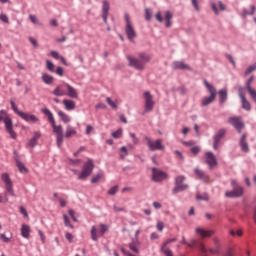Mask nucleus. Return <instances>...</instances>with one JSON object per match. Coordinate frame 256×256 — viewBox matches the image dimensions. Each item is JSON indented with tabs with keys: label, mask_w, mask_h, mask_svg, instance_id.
Returning a JSON list of instances; mask_svg holds the SVG:
<instances>
[{
	"label": "nucleus",
	"mask_w": 256,
	"mask_h": 256,
	"mask_svg": "<svg viewBox=\"0 0 256 256\" xmlns=\"http://www.w3.org/2000/svg\"><path fill=\"white\" fill-rule=\"evenodd\" d=\"M19 211H20L21 215H23V217H25V219L29 218V213L27 212V208H25L24 206H20Z\"/></svg>",
	"instance_id": "8fccbe9b"
},
{
	"label": "nucleus",
	"mask_w": 256,
	"mask_h": 256,
	"mask_svg": "<svg viewBox=\"0 0 256 256\" xmlns=\"http://www.w3.org/2000/svg\"><path fill=\"white\" fill-rule=\"evenodd\" d=\"M106 103L110 105L113 109H117V103L111 99V97L106 98Z\"/></svg>",
	"instance_id": "09e8293b"
},
{
	"label": "nucleus",
	"mask_w": 256,
	"mask_h": 256,
	"mask_svg": "<svg viewBox=\"0 0 256 256\" xmlns=\"http://www.w3.org/2000/svg\"><path fill=\"white\" fill-rule=\"evenodd\" d=\"M41 113L43 115H46L48 117V123H50L53 133L56 135V145L57 147H61L63 145V139H65V134H63V126L62 125H57L55 122V116H53V112L49 110V108L44 107L41 109Z\"/></svg>",
	"instance_id": "f257e3e1"
},
{
	"label": "nucleus",
	"mask_w": 256,
	"mask_h": 256,
	"mask_svg": "<svg viewBox=\"0 0 256 256\" xmlns=\"http://www.w3.org/2000/svg\"><path fill=\"white\" fill-rule=\"evenodd\" d=\"M173 69L178 71H193V68L189 64H185L183 61L173 62Z\"/></svg>",
	"instance_id": "dca6fc26"
},
{
	"label": "nucleus",
	"mask_w": 256,
	"mask_h": 256,
	"mask_svg": "<svg viewBox=\"0 0 256 256\" xmlns=\"http://www.w3.org/2000/svg\"><path fill=\"white\" fill-rule=\"evenodd\" d=\"M54 73H56V75H59V77H63V75H65V70L63 69V67L58 66Z\"/></svg>",
	"instance_id": "603ef678"
},
{
	"label": "nucleus",
	"mask_w": 256,
	"mask_h": 256,
	"mask_svg": "<svg viewBox=\"0 0 256 256\" xmlns=\"http://www.w3.org/2000/svg\"><path fill=\"white\" fill-rule=\"evenodd\" d=\"M143 97L145 99V109L142 115H145V113L153 111V107H155V101H153V95H151V92L149 91L144 92Z\"/></svg>",
	"instance_id": "9d476101"
},
{
	"label": "nucleus",
	"mask_w": 256,
	"mask_h": 256,
	"mask_svg": "<svg viewBox=\"0 0 256 256\" xmlns=\"http://www.w3.org/2000/svg\"><path fill=\"white\" fill-rule=\"evenodd\" d=\"M186 179L187 178L184 175L177 176L174 181V186L184 185L183 183L185 182Z\"/></svg>",
	"instance_id": "58836bf2"
},
{
	"label": "nucleus",
	"mask_w": 256,
	"mask_h": 256,
	"mask_svg": "<svg viewBox=\"0 0 256 256\" xmlns=\"http://www.w3.org/2000/svg\"><path fill=\"white\" fill-rule=\"evenodd\" d=\"M151 171H152V181H154V183H161L162 181H165V179L169 178V174H167V172L157 167H153Z\"/></svg>",
	"instance_id": "6e6552de"
},
{
	"label": "nucleus",
	"mask_w": 256,
	"mask_h": 256,
	"mask_svg": "<svg viewBox=\"0 0 256 256\" xmlns=\"http://www.w3.org/2000/svg\"><path fill=\"white\" fill-rule=\"evenodd\" d=\"M206 163L210 169H213V167H217V165H219L217 156H215V154L211 151L206 152Z\"/></svg>",
	"instance_id": "4468645a"
},
{
	"label": "nucleus",
	"mask_w": 256,
	"mask_h": 256,
	"mask_svg": "<svg viewBox=\"0 0 256 256\" xmlns=\"http://www.w3.org/2000/svg\"><path fill=\"white\" fill-rule=\"evenodd\" d=\"M155 19L158 21V23H163V15L160 11L155 14Z\"/></svg>",
	"instance_id": "0e129e2a"
},
{
	"label": "nucleus",
	"mask_w": 256,
	"mask_h": 256,
	"mask_svg": "<svg viewBox=\"0 0 256 256\" xmlns=\"http://www.w3.org/2000/svg\"><path fill=\"white\" fill-rule=\"evenodd\" d=\"M146 145L149 151H165V145H163V139L158 138L155 141L151 140L149 136L144 137Z\"/></svg>",
	"instance_id": "423d86ee"
},
{
	"label": "nucleus",
	"mask_w": 256,
	"mask_h": 256,
	"mask_svg": "<svg viewBox=\"0 0 256 256\" xmlns=\"http://www.w3.org/2000/svg\"><path fill=\"white\" fill-rule=\"evenodd\" d=\"M197 235L202 237H213L215 235V230H206L205 228L197 227L196 228Z\"/></svg>",
	"instance_id": "412c9836"
},
{
	"label": "nucleus",
	"mask_w": 256,
	"mask_h": 256,
	"mask_svg": "<svg viewBox=\"0 0 256 256\" xmlns=\"http://www.w3.org/2000/svg\"><path fill=\"white\" fill-rule=\"evenodd\" d=\"M190 151L194 155H199V153L201 152V147L193 146V147L190 148Z\"/></svg>",
	"instance_id": "6e6d98bb"
},
{
	"label": "nucleus",
	"mask_w": 256,
	"mask_h": 256,
	"mask_svg": "<svg viewBox=\"0 0 256 256\" xmlns=\"http://www.w3.org/2000/svg\"><path fill=\"white\" fill-rule=\"evenodd\" d=\"M58 117H60L61 121L63 123H70L71 122V118L62 110L58 111Z\"/></svg>",
	"instance_id": "2f4dec72"
},
{
	"label": "nucleus",
	"mask_w": 256,
	"mask_h": 256,
	"mask_svg": "<svg viewBox=\"0 0 256 256\" xmlns=\"http://www.w3.org/2000/svg\"><path fill=\"white\" fill-rule=\"evenodd\" d=\"M29 19L31 21V23H33L34 25H43V23H41L38 19H37V16L33 15V14H30L29 15Z\"/></svg>",
	"instance_id": "37998d69"
},
{
	"label": "nucleus",
	"mask_w": 256,
	"mask_h": 256,
	"mask_svg": "<svg viewBox=\"0 0 256 256\" xmlns=\"http://www.w3.org/2000/svg\"><path fill=\"white\" fill-rule=\"evenodd\" d=\"M251 99L256 103V90L255 88H251L250 90H247Z\"/></svg>",
	"instance_id": "864d4df0"
},
{
	"label": "nucleus",
	"mask_w": 256,
	"mask_h": 256,
	"mask_svg": "<svg viewBox=\"0 0 256 256\" xmlns=\"http://www.w3.org/2000/svg\"><path fill=\"white\" fill-rule=\"evenodd\" d=\"M66 111H73V109H75L76 104L75 101L71 100V99H64L62 101Z\"/></svg>",
	"instance_id": "cd10ccee"
},
{
	"label": "nucleus",
	"mask_w": 256,
	"mask_h": 256,
	"mask_svg": "<svg viewBox=\"0 0 256 256\" xmlns=\"http://www.w3.org/2000/svg\"><path fill=\"white\" fill-rule=\"evenodd\" d=\"M40 137H41V132L39 131L34 132V135L26 143V146L31 147V149H35V147H37V141H39Z\"/></svg>",
	"instance_id": "6ab92c4d"
},
{
	"label": "nucleus",
	"mask_w": 256,
	"mask_h": 256,
	"mask_svg": "<svg viewBox=\"0 0 256 256\" xmlns=\"http://www.w3.org/2000/svg\"><path fill=\"white\" fill-rule=\"evenodd\" d=\"M128 67L136 69V71H145V65L151 62V56L146 52L138 53V58L135 56L127 55Z\"/></svg>",
	"instance_id": "f03ea898"
},
{
	"label": "nucleus",
	"mask_w": 256,
	"mask_h": 256,
	"mask_svg": "<svg viewBox=\"0 0 256 256\" xmlns=\"http://www.w3.org/2000/svg\"><path fill=\"white\" fill-rule=\"evenodd\" d=\"M11 109L14 111L18 117L22 114L23 111L19 110V107H17V104H15V101L10 100Z\"/></svg>",
	"instance_id": "c9c22d12"
},
{
	"label": "nucleus",
	"mask_w": 256,
	"mask_h": 256,
	"mask_svg": "<svg viewBox=\"0 0 256 256\" xmlns=\"http://www.w3.org/2000/svg\"><path fill=\"white\" fill-rule=\"evenodd\" d=\"M217 95L219 97V104L223 105V103L227 102V99H229V93L227 92V88H222L217 92Z\"/></svg>",
	"instance_id": "aec40b11"
},
{
	"label": "nucleus",
	"mask_w": 256,
	"mask_h": 256,
	"mask_svg": "<svg viewBox=\"0 0 256 256\" xmlns=\"http://www.w3.org/2000/svg\"><path fill=\"white\" fill-rule=\"evenodd\" d=\"M122 136L123 128H118L116 131L111 133V137H113V139H121Z\"/></svg>",
	"instance_id": "f704fd0d"
},
{
	"label": "nucleus",
	"mask_w": 256,
	"mask_h": 256,
	"mask_svg": "<svg viewBox=\"0 0 256 256\" xmlns=\"http://www.w3.org/2000/svg\"><path fill=\"white\" fill-rule=\"evenodd\" d=\"M194 173H195L196 177L201 179V181H203L204 183H209V179H210L209 175H206L203 170L196 168V169H194Z\"/></svg>",
	"instance_id": "b1692460"
},
{
	"label": "nucleus",
	"mask_w": 256,
	"mask_h": 256,
	"mask_svg": "<svg viewBox=\"0 0 256 256\" xmlns=\"http://www.w3.org/2000/svg\"><path fill=\"white\" fill-rule=\"evenodd\" d=\"M156 228L158 231H163V229H165V224L163 222H158L156 225Z\"/></svg>",
	"instance_id": "338daca9"
},
{
	"label": "nucleus",
	"mask_w": 256,
	"mask_h": 256,
	"mask_svg": "<svg viewBox=\"0 0 256 256\" xmlns=\"http://www.w3.org/2000/svg\"><path fill=\"white\" fill-rule=\"evenodd\" d=\"M52 93L55 95V97H65L66 95L65 92L61 91V86H57Z\"/></svg>",
	"instance_id": "4c0bfd02"
},
{
	"label": "nucleus",
	"mask_w": 256,
	"mask_h": 256,
	"mask_svg": "<svg viewBox=\"0 0 256 256\" xmlns=\"http://www.w3.org/2000/svg\"><path fill=\"white\" fill-rule=\"evenodd\" d=\"M153 17V14L151 13V9L146 8L145 9V20L151 21V18Z\"/></svg>",
	"instance_id": "3c124183"
},
{
	"label": "nucleus",
	"mask_w": 256,
	"mask_h": 256,
	"mask_svg": "<svg viewBox=\"0 0 256 256\" xmlns=\"http://www.w3.org/2000/svg\"><path fill=\"white\" fill-rule=\"evenodd\" d=\"M51 57H53V59H56L57 61H59V59L62 57L58 51L52 50L50 52Z\"/></svg>",
	"instance_id": "4d7b16f0"
},
{
	"label": "nucleus",
	"mask_w": 256,
	"mask_h": 256,
	"mask_svg": "<svg viewBox=\"0 0 256 256\" xmlns=\"http://www.w3.org/2000/svg\"><path fill=\"white\" fill-rule=\"evenodd\" d=\"M253 71H256V64H252V65L248 66L244 72V75H251V73H253Z\"/></svg>",
	"instance_id": "a18cd8bd"
},
{
	"label": "nucleus",
	"mask_w": 256,
	"mask_h": 256,
	"mask_svg": "<svg viewBox=\"0 0 256 256\" xmlns=\"http://www.w3.org/2000/svg\"><path fill=\"white\" fill-rule=\"evenodd\" d=\"M177 242V238H169L167 239L163 244L162 247H167L169 245V243H175Z\"/></svg>",
	"instance_id": "052dcab7"
},
{
	"label": "nucleus",
	"mask_w": 256,
	"mask_h": 256,
	"mask_svg": "<svg viewBox=\"0 0 256 256\" xmlns=\"http://www.w3.org/2000/svg\"><path fill=\"white\" fill-rule=\"evenodd\" d=\"M95 109H107V105L105 103H98L95 106Z\"/></svg>",
	"instance_id": "774afa93"
},
{
	"label": "nucleus",
	"mask_w": 256,
	"mask_h": 256,
	"mask_svg": "<svg viewBox=\"0 0 256 256\" xmlns=\"http://www.w3.org/2000/svg\"><path fill=\"white\" fill-rule=\"evenodd\" d=\"M243 193H245V190L242 186L234 187L231 191L225 192V197H228V199H237L239 197H243Z\"/></svg>",
	"instance_id": "9b49d317"
},
{
	"label": "nucleus",
	"mask_w": 256,
	"mask_h": 256,
	"mask_svg": "<svg viewBox=\"0 0 256 256\" xmlns=\"http://www.w3.org/2000/svg\"><path fill=\"white\" fill-rule=\"evenodd\" d=\"M117 191H119V185L112 186L108 191V195H117Z\"/></svg>",
	"instance_id": "49530a36"
},
{
	"label": "nucleus",
	"mask_w": 256,
	"mask_h": 256,
	"mask_svg": "<svg viewBox=\"0 0 256 256\" xmlns=\"http://www.w3.org/2000/svg\"><path fill=\"white\" fill-rule=\"evenodd\" d=\"M137 245H141V242L139 241V238H131V243H129L128 247L130 251H133V253L139 254V248H137Z\"/></svg>",
	"instance_id": "5701e85b"
},
{
	"label": "nucleus",
	"mask_w": 256,
	"mask_h": 256,
	"mask_svg": "<svg viewBox=\"0 0 256 256\" xmlns=\"http://www.w3.org/2000/svg\"><path fill=\"white\" fill-rule=\"evenodd\" d=\"M28 41L32 43L34 49H37V47H39V42H37V39L33 37H29Z\"/></svg>",
	"instance_id": "bf43d9fd"
},
{
	"label": "nucleus",
	"mask_w": 256,
	"mask_h": 256,
	"mask_svg": "<svg viewBox=\"0 0 256 256\" xmlns=\"http://www.w3.org/2000/svg\"><path fill=\"white\" fill-rule=\"evenodd\" d=\"M20 231L23 239H29V237H31V226L22 224Z\"/></svg>",
	"instance_id": "393cba45"
},
{
	"label": "nucleus",
	"mask_w": 256,
	"mask_h": 256,
	"mask_svg": "<svg viewBox=\"0 0 256 256\" xmlns=\"http://www.w3.org/2000/svg\"><path fill=\"white\" fill-rule=\"evenodd\" d=\"M4 123L6 131L9 133L11 139H17V133L13 130V119L9 117L7 111L0 110V123Z\"/></svg>",
	"instance_id": "20e7f679"
},
{
	"label": "nucleus",
	"mask_w": 256,
	"mask_h": 256,
	"mask_svg": "<svg viewBox=\"0 0 256 256\" xmlns=\"http://www.w3.org/2000/svg\"><path fill=\"white\" fill-rule=\"evenodd\" d=\"M251 11L247 10V8H243L242 17H247V15H255L256 7L255 5L250 6Z\"/></svg>",
	"instance_id": "473e14b6"
},
{
	"label": "nucleus",
	"mask_w": 256,
	"mask_h": 256,
	"mask_svg": "<svg viewBox=\"0 0 256 256\" xmlns=\"http://www.w3.org/2000/svg\"><path fill=\"white\" fill-rule=\"evenodd\" d=\"M226 134L227 130H225V128L219 129L218 132L213 136V141L221 143V139H223V137H225Z\"/></svg>",
	"instance_id": "bb28decb"
},
{
	"label": "nucleus",
	"mask_w": 256,
	"mask_h": 256,
	"mask_svg": "<svg viewBox=\"0 0 256 256\" xmlns=\"http://www.w3.org/2000/svg\"><path fill=\"white\" fill-rule=\"evenodd\" d=\"M255 80V76H250L247 81H246V89L247 91H249L250 89H253V87H251V83H253V81Z\"/></svg>",
	"instance_id": "de8ad7c7"
},
{
	"label": "nucleus",
	"mask_w": 256,
	"mask_h": 256,
	"mask_svg": "<svg viewBox=\"0 0 256 256\" xmlns=\"http://www.w3.org/2000/svg\"><path fill=\"white\" fill-rule=\"evenodd\" d=\"M180 243L181 245H187L188 247H192L193 249H200L202 253H207V248L205 247V244L197 241L196 239H193L191 243H187V240H185V236H183Z\"/></svg>",
	"instance_id": "1a4fd4ad"
},
{
	"label": "nucleus",
	"mask_w": 256,
	"mask_h": 256,
	"mask_svg": "<svg viewBox=\"0 0 256 256\" xmlns=\"http://www.w3.org/2000/svg\"><path fill=\"white\" fill-rule=\"evenodd\" d=\"M165 21L173 19V13L170 10H167L164 14Z\"/></svg>",
	"instance_id": "13d9d810"
},
{
	"label": "nucleus",
	"mask_w": 256,
	"mask_h": 256,
	"mask_svg": "<svg viewBox=\"0 0 256 256\" xmlns=\"http://www.w3.org/2000/svg\"><path fill=\"white\" fill-rule=\"evenodd\" d=\"M109 9H111L109 1L104 0L102 3V15H109Z\"/></svg>",
	"instance_id": "72a5a7b5"
},
{
	"label": "nucleus",
	"mask_w": 256,
	"mask_h": 256,
	"mask_svg": "<svg viewBox=\"0 0 256 256\" xmlns=\"http://www.w3.org/2000/svg\"><path fill=\"white\" fill-rule=\"evenodd\" d=\"M16 167L20 173H29V168L25 167V164L19 159H16Z\"/></svg>",
	"instance_id": "7c9ffc66"
},
{
	"label": "nucleus",
	"mask_w": 256,
	"mask_h": 256,
	"mask_svg": "<svg viewBox=\"0 0 256 256\" xmlns=\"http://www.w3.org/2000/svg\"><path fill=\"white\" fill-rule=\"evenodd\" d=\"M0 21H2V23H6L7 25H9V17L7 16V14L1 13Z\"/></svg>",
	"instance_id": "5fc2aeb1"
},
{
	"label": "nucleus",
	"mask_w": 256,
	"mask_h": 256,
	"mask_svg": "<svg viewBox=\"0 0 256 256\" xmlns=\"http://www.w3.org/2000/svg\"><path fill=\"white\" fill-rule=\"evenodd\" d=\"M93 169H95V162L92 158H88L84 163L81 172L78 174V181H86L88 177L93 174Z\"/></svg>",
	"instance_id": "39448f33"
},
{
	"label": "nucleus",
	"mask_w": 256,
	"mask_h": 256,
	"mask_svg": "<svg viewBox=\"0 0 256 256\" xmlns=\"http://www.w3.org/2000/svg\"><path fill=\"white\" fill-rule=\"evenodd\" d=\"M46 69L50 71V73H55V64L51 60H46Z\"/></svg>",
	"instance_id": "a19ab883"
},
{
	"label": "nucleus",
	"mask_w": 256,
	"mask_h": 256,
	"mask_svg": "<svg viewBox=\"0 0 256 256\" xmlns=\"http://www.w3.org/2000/svg\"><path fill=\"white\" fill-rule=\"evenodd\" d=\"M160 251L165 256H173V251L169 248L165 249V247L161 246Z\"/></svg>",
	"instance_id": "c03bdc74"
},
{
	"label": "nucleus",
	"mask_w": 256,
	"mask_h": 256,
	"mask_svg": "<svg viewBox=\"0 0 256 256\" xmlns=\"http://www.w3.org/2000/svg\"><path fill=\"white\" fill-rule=\"evenodd\" d=\"M129 135L133 139L134 145H137L139 143V138H137V136L133 132H130Z\"/></svg>",
	"instance_id": "69168bd1"
},
{
	"label": "nucleus",
	"mask_w": 256,
	"mask_h": 256,
	"mask_svg": "<svg viewBox=\"0 0 256 256\" xmlns=\"http://www.w3.org/2000/svg\"><path fill=\"white\" fill-rule=\"evenodd\" d=\"M19 117L23 119V121H26V123H37L39 121V118L35 116V114L29 112H22Z\"/></svg>",
	"instance_id": "2eb2a0df"
},
{
	"label": "nucleus",
	"mask_w": 256,
	"mask_h": 256,
	"mask_svg": "<svg viewBox=\"0 0 256 256\" xmlns=\"http://www.w3.org/2000/svg\"><path fill=\"white\" fill-rule=\"evenodd\" d=\"M204 87H206L207 91L209 92V96H206L202 99L201 107H208V105H211L217 99V88L207 79H204Z\"/></svg>",
	"instance_id": "7ed1b4c3"
},
{
	"label": "nucleus",
	"mask_w": 256,
	"mask_h": 256,
	"mask_svg": "<svg viewBox=\"0 0 256 256\" xmlns=\"http://www.w3.org/2000/svg\"><path fill=\"white\" fill-rule=\"evenodd\" d=\"M230 123L236 129V131H238V133H241V131H243V129L245 128V123L241 121V117H231Z\"/></svg>",
	"instance_id": "ddd939ff"
},
{
	"label": "nucleus",
	"mask_w": 256,
	"mask_h": 256,
	"mask_svg": "<svg viewBox=\"0 0 256 256\" xmlns=\"http://www.w3.org/2000/svg\"><path fill=\"white\" fill-rule=\"evenodd\" d=\"M102 178H103V174H101V172H98L96 175H94L91 178L92 185H95V183H99V181H101Z\"/></svg>",
	"instance_id": "ea45409f"
},
{
	"label": "nucleus",
	"mask_w": 256,
	"mask_h": 256,
	"mask_svg": "<svg viewBox=\"0 0 256 256\" xmlns=\"http://www.w3.org/2000/svg\"><path fill=\"white\" fill-rule=\"evenodd\" d=\"M247 134H243L240 138V149L243 153H249V143H247Z\"/></svg>",
	"instance_id": "4be33fe9"
},
{
	"label": "nucleus",
	"mask_w": 256,
	"mask_h": 256,
	"mask_svg": "<svg viewBox=\"0 0 256 256\" xmlns=\"http://www.w3.org/2000/svg\"><path fill=\"white\" fill-rule=\"evenodd\" d=\"M69 165H79L81 163V159H73V158H68Z\"/></svg>",
	"instance_id": "680f3d73"
},
{
	"label": "nucleus",
	"mask_w": 256,
	"mask_h": 256,
	"mask_svg": "<svg viewBox=\"0 0 256 256\" xmlns=\"http://www.w3.org/2000/svg\"><path fill=\"white\" fill-rule=\"evenodd\" d=\"M125 33L127 36V39L133 43L135 37H137V32L135 31V28L133 27V24L125 26Z\"/></svg>",
	"instance_id": "f3484780"
},
{
	"label": "nucleus",
	"mask_w": 256,
	"mask_h": 256,
	"mask_svg": "<svg viewBox=\"0 0 256 256\" xmlns=\"http://www.w3.org/2000/svg\"><path fill=\"white\" fill-rule=\"evenodd\" d=\"M41 79L45 85H53V82L55 81V78L47 73H43Z\"/></svg>",
	"instance_id": "c85d7f7f"
},
{
	"label": "nucleus",
	"mask_w": 256,
	"mask_h": 256,
	"mask_svg": "<svg viewBox=\"0 0 256 256\" xmlns=\"http://www.w3.org/2000/svg\"><path fill=\"white\" fill-rule=\"evenodd\" d=\"M2 181L5 183V186L13 184V181L8 173L2 174Z\"/></svg>",
	"instance_id": "e433bc0d"
},
{
	"label": "nucleus",
	"mask_w": 256,
	"mask_h": 256,
	"mask_svg": "<svg viewBox=\"0 0 256 256\" xmlns=\"http://www.w3.org/2000/svg\"><path fill=\"white\" fill-rule=\"evenodd\" d=\"M189 189V184H178L172 189V195H177V193H183Z\"/></svg>",
	"instance_id": "a878e982"
},
{
	"label": "nucleus",
	"mask_w": 256,
	"mask_h": 256,
	"mask_svg": "<svg viewBox=\"0 0 256 256\" xmlns=\"http://www.w3.org/2000/svg\"><path fill=\"white\" fill-rule=\"evenodd\" d=\"M7 195H11L12 197H15V191H13V184H8L5 186Z\"/></svg>",
	"instance_id": "79ce46f5"
},
{
	"label": "nucleus",
	"mask_w": 256,
	"mask_h": 256,
	"mask_svg": "<svg viewBox=\"0 0 256 256\" xmlns=\"http://www.w3.org/2000/svg\"><path fill=\"white\" fill-rule=\"evenodd\" d=\"M238 95L242 103V109L245 111H251V102H249V100H247L245 97V94L243 93V87L241 86L238 88Z\"/></svg>",
	"instance_id": "f8f14e48"
},
{
	"label": "nucleus",
	"mask_w": 256,
	"mask_h": 256,
	"mask_svg": "<svg viewBox=\"0 0 256 256\" xmlns=\"http://www.w3.org/2000/svg\"><path fill=\"white\" fill-rule=\"evenodd\" d=\"M64 86L67 89V93L65 95H67V97H70V99H79V94L77 93V90L71 86L69 83L64 82Z\"/></svg>",
	"instance_id": "a211bd4d"
},
{
	"label": "nucleus",
	"mask_w": 256,
	"mask_h": 256,
	"mask_svg": "<svg viewBox=\"0 0 256 256\" xmlns=\"http://www.w3.org/2000/svg\"><path fill=\"white\" fill-rule=\"evenodd\" d=\"M0 241L3 243H9L11 241V238L7 237L5 234H0Z\"/></svg>",
	"instance_id": "e2e57ef3"
},
{
	"label": "nucleus",
	"mask_w": 256,
	"mask_h": 256,
	"mask_svg": "<svg viewBox=\"0 0 256 256\" xmlns=\"http://www.w3.org/2000/svg\"><path fill=\"white\" fill-rule=\"evenodd\" d=\"M73 135H77V130L75 128H73V126L68 125L66 127V132L64 134V137L66 139H71V137H73Z\"/></svg>",
	"instance_id": "c756f323"
},
{
	"label": "nucleus",
	"mask_w": 256,
	"mask_h": 256,
	"mask_svg": "<svg viewBox=\"0 0 256 256\" xmlns=\"http://www.w3.org/2000/svg\"><path fill=\"white\" fill-rule=\"evenodd\" d=\"M99 227V235H97V227L92 226L90 230L92 241H99V237H103L109 231V225L107 224H100Z\"/></svg>",
	"instance_id": "0eeeda50"
}]
</instances>
